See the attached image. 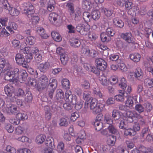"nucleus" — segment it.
Returning <instances> with one entry per match:
<instances>
[{
    "label": "nucleus",
    "mask_w": 153,
    "mask_h": 153,
    "mask_svg": "<svg viewBox=\"0 0 153 153\" xmlns=\"http://www.w3.org/2000/svg\"><path fill=\"white\" fill-rule=\"evenodd\" d=\"M23 13L28 18L31 17V22L33 25L37 23L39 20V17L36 14H33L34 12V7L32 4L29 2L25 3L22 5Z\"/></svg>",
    "instance_id": "1"
},
{
    "label": "nucleus",
    "mask_w": 153,
    "mask_h": 153,
    "mask_svg": "<svg viewBox=\"0 0 153 153\" xmlns=\"http://www.w3.org/2000/svg\"><path fill=\"white\" fill-rule=\"evenodd\" d=\"M17 25L14 22H9L8 25L7 26L6 28L8 30L10 31L11 33H13L14 31L13 30H16L17 28Z\"/></svg>",
    "instance_id": "22"
},
{
    "label": "nucleus",
    "mask_w": 153,
    "mask_h": 153,
    "mask_svg": "<svg viewBox=\"0 0 153 153\" xmlns=\"http://www.w3.org/2000/svg\"><path fill=\"white\" fill-rule=\"evenodd\" d=\"M37 32L40 35L41 37L44 39L48 37V35L45 33L44 29L41 27H37L36 28Z\"/></svg>",
    "instance_id": "25"
},
{
    "label": "nucleus",
    "mask_w": 153,
    "mask_h": 153,
    "mask_svg": "<svg viewBox=\"0 0 153 153\" xmlns=\"http://www.w3.org/2000/svg\"><path fill=\"white\" fill-rule=\"evenodd\" d=\"M97 68L99 70L104 71L107 67V63L102 58L97 59L96 60Z\"/></svg>",
    "instance_id": "10"
},
{
    "label": "nucleus",
    "mask_w": 153,
    "mask_h": 153,
    "mask_svg": "<svg viewBox=\"0 0 153 153\" xmlns=\"http://www.w3.org/2000/svg\"><path fill=\"white\" fill-rule=\"evenodd\" d=\"M17 153H31V152L29 149L27 148H23L18 149Z\"/></svg>",
    "instance_id": "63"
},
{
    "label": "nucleus",
    "mask_w": 153,
    "mask_h": 153,
    "mask_svg": "<svg viewBox=\"0 0 153 153\" xmlns=\"http://www.w3.org/2000/svg\"><path fill=\"white\" fill-rule=\"evenodd\" d=\"M82 5L84 9L88 10L91 8L92 4L88 1L85 0L83 1Z\"/></svg>",
    "instance_id": "37"
},
{
    "label": "nucleus",
    "mask_w": 153,
    "mask_h": 153,
    "mask_svg": "<svg viewBox=\"0 0 153 153\" xmlns=\"http://www.w3.org/2000/svg\"><path fill=\"white\" fill-rule=\"evenodd\" d=\"M11 65L9 62L6 61L3 58H0V72L4 68L5 71L9 69Z\"/></svg>",
    "instance_id": "12"
},
{
    "label": "nucleus",
    "mask_w": 153,
    "mask_h": 153,
    "mask_svg": "<svg viewBox=\"0 0 153 153\" xmlns=\"http://www.w3.org/2000/svg\"><path fill=\"white\" fill-rule=\"evenodd\" d=\"M81 52L86 56L92 57H94L96 54V51L94 50H90L89 48L87 47L82 48L81 49Z\"/></svg>",
    "instance_id": "14"
},
{
    "label": "nucleus",
    "mask_w": 153,
    "mask_h": 153,
    "mask_svg": "<svg viewBox=\"0 0 153 153\" xmlns=\"http://www.w3.org/2000/svg\"><path fill=\"white\" fill-rule=\"evenodd\" d=\"M3 111L10 115H15L19 111V110L16 105H12L9 107L3 108Z\"/></svg>",
    "instance_id": "7"
},
{
    "label": "nucleus",
    "mask_w": 153,
    "mask_h": 153,
    "mask_svg": "<svg viewBox=\"0 0 153 153\" xmlns=\"http://www.w3.org/2000/svg\"><path fill=\"white\" fill-rule=\"evenodd\" d=\"M49 67V63L48 62H45L39 64L38 68L41 72L45 73L48 70Z\"/></svg>",
    "instance_id": "17"
},
{
    "label": "nucleus",
    "mask_w": 153,
    "mask_h": 153,
    "mask_svg": "<svg viewBox=\"0 0 153 153\" xmlns=\"http://www.w3.org/2000/svg\"><path fill=\"white\" fill-rule=\"evenodd\" d=\"M46 136L43 134H40L37 136L36 139V142L38 144L42 143L45 140Z\"/></svg>",
    "instance_id": "31"
},
{
    "label": "nucleus",
    "mask_w": 153,
    "mask_h": 153,
    "mask_svg": "<svg viewBox=\"0 0 153 153\" xmlns=\"http://www.w3.org/2000/svg\"><path fill=\"white\" fill-rule=\"evenodd\" d=\"M143 73L140 67H137L135 69L134 76L138 80H141L143 79Z\"/></svg>",
    "instance_id": "19"
},
{
    "label": "nucleus",
    "mask_w": 153,
    "mask_h": 153,
    "mask_svg": "<svg viewBox=\"0 0 153 153\" xmlns=\"http://www.w3.org/2000/svg\"><path fill=\"white\" fill-rule=\"evenodd\" d=\"M112 117L114 120H118L120 118V115L119 111L115 109L113 110L112 112Z\"/></svg>",
    "instance_id": "45"
},
{
    "label": "nucleus",
    "mask_w": 153,
    "mask_h": 153,
    "mask_svg": "<svg viewBox=\"0 0 153 153\" xmlns=\"http://www.w3.org/2000/svg\"><path fill=\"white\" fill-rule=\"evenodd\" d=\"M141 57L140 55L138 53L131 54L129 56L130 59L136 62L140 61Z\"/></svg>",
    "instance_id": "24"
},
{
    "label": "nucleus",
    "mask_w": 153,
    "mask_h": 153,
    "mask_svg": "<svg viewBox=\"0 0 153 153\" xmlns=\"http://www.w3.org/2000/svg\"><path fill=\"white\" fill-rule=\"evenodd\" d=\"M62 88L65 89H69L70 86L69 81L67 79H63L61 82Z\"/></svg>",
    "instance_id": "28"
},
{
    "label": "nucleus",
    "mask_w": 153,
    "mask_h": 153,
    "mask_svg": "<svg viewBox=\"0 0 153 153\" xmlns=\"http://www.w3.org/2000/svg\"><path fill=\"white\" fill-rule=\"evenodd\" d=\"M38 82L41 84V87L38 88L39 91L46 88L48 85V79L45 75L41 76L39 79Z\"/></svg>",
    "instance_id": "6"
},
{
    "label": "nucleus",
    "mask_w": 153,
    "mask_h": 153,
    "mask_svg": "<svg viewBox=\"0 0 153 153\" xmlns=\"http://www.w3.org/2000/svg\"><path fill=\"white\" fill-rule=\"evenodd\" d=\"M104 122L109 125H111L113 123V120L111 118L110 115L108 114H105L104 117Z\"/></svg>",
    "instance_id": "34"
},
{
    "label": "nucleus",
    "mask_w": 153,
    "mask_h": 153,
    "mask_svg": "<svg viewBox=\"0 0 153 153\" xmlns=\"http://www.w3.org/2000/svg\"><path fill=\"white\" fill-rule=\"evenodd\" d=\"M51 35L53 39L56 41L60 42L62 40V37L58 32L53 31L51 33Z\"/></svg>",
    "instance_id": "29"
},
{
    "label": "nucleus",
    "mask_w": 153,
    "mask_h": 153,
    "mask_svg": "<svg viewBox=\"0 0 153 153\" xmlns=\"http://www.w3.org/2000/svg\"><path fill=\"white\" fill-rule=\"evenodd\" d=\"M114 24L116 26L120 28L123 27L124 25L123 22L118 18H115L113 20Z\"/></svg>",
    "instance_id": "27"
},
{
    "label": "nucleus",
    "mask_w": 153,
    "mask_h": 153,
    "mask_svg": "<svg viewBox=\"0 0 153 153\" xmlns=\"http://www.w3.org/2000/svg\"><path fill=\"white\" fill-rule=\"evenodd\" d=\"M124 134L126 135H134V132L133 129L128 128V127L126 129H125Z\"/></svg>",
    "instance_id": "61"
},
{
    "label": "nucleus",
    "mask_w": 153,
    "mask_h": 153,
    "mask_svg": "<svg viewBox=\"0 0 153 153\" xmlns=\"http://www.w3.org/2000/svg\"><path fill=\"white\" fill-rule=\"evenodd\" d=\"M48 85L52 88V89H54L55 90L57 86L56 80L55 79H51L50 80V82Z\"/></svg>",
    "instance_id": "43"
},
{
    "label": "nucleus",
    "mask_w": 153,
    "mask_h": 153,
    "mask_svg": "<svg viewBox=\"0 0 153 153\" xmlns=\"http://www.w3.org/2000/svg\"><path fill=\"white\" fill-rule=\"evenodd\" d=\"M94 125L95 127V130L97 131H100L102 128V124L100 121L95 120Z\"/></svg>",
    "instance_id": "50"
},
{
    "label": "nucleus",
    "mask_w": 153,
    "mask_h": 153,
    "mask_svg": "<svg viewBox=\"0 0 153 153\" xmlns=\"http://www.w3.org/2000/svg\"><path fill=\"white\" fill-rule=\"evenodd\" d=\"M67 6L68 10H69L70 14L71 17H73L74 16V10L73 4L71 3H68L67 4Z\"/></svg>",
    "instance_id": "47"
},
{
    "label": "nucleus",
    "mask_w": 153,
    "mask_h": 153,
    "mask_svg": "<svg viewBox=\"0 0 153 153\" xmlns=\"http://www.w3.org/2000/svg\"><path fill=\"white\" fill-rule=\"evenodd\" d=\"M101 10L107 17H110L113 13V11L112 10L105 8H101Z\"/></svg>",
    "instance_id": "38"
},
{
    "label": "nucleus",
    "mask_w": 153,
    "mask_h": 153,
    "mask_svg": "<svg viewBox=\"0 0 153 153\" xmlns=\"http://www.w3.org/2000/svg\"><path fill=\"white\" fill-rule=\"evenodd\" d=\"M82 87L85 89H88L90 87V84L88 81L85 80L81 82Z\"/></svg>",
    "instance_id": "59"
},
{
    "label": "nucleus",
    "mask_w": 153,
    "mask_h": 153,
    "mask_svg": "<svg viewBox=\"0 0 153 153\" xmlns=\"http://www.w3.org/2000/svg\"><path fill=\"white\" fill-rule=\"evenodd\" d=\"M90 103V109L97 106L98 104L97 100L95 98H92Z\"/></svg>",
    "instance_id": "60"
},
{
    "label": "nucleus",
    "mask_w": 153,
    "mask_h": 153,
    "mask_svg": "<svg viewBox=\"0 0 153 153\" xmlns=\"http://www.w3.org/2000/svg\"><path fill=\"white\" fill-rule=\"evenodd\" d=\"M110 146L109 145H103L100 146L99 151L101 153H105L109 149Z\"/></svg>",
    "instance_id": "46"
},
{
    "label": "nucleus",
    "mask_w": 153,
    "mask_h": 153,
    "mask_svg": "<svg viewBox=\"0 0 153 153\" xmlns=\"http://www.w3.org/2000/svg\"><path fill=\"white\" fill-rule=\"evenodd\" d=\"M74 17H71L75 20H76L81 15V12L80 9L79 8H76L75 13H74Z\"/></svg>",
    "instance_id": "55"
},
{
    "label": "nucleus",
    "mask_w": 153,
    "mask_h": 153,
    "mask_svg": "<svg viewBox=\"0 0 153 153\" xmlns=\"http://www.w3.org/2000/svg\"><path fill=\"white\" fill-rule=\"evenodd\" d=\"M65 99L66 102H70L72 105L75 104V108L77 110L81 109L82 107L83 101H80L76 102L77 100L76 96L72 94L71 91L69 90L66 91Z\"/></svg>",
    "instance_id": "2"
},
{
    "label": "nucleus",
    "mask_w": 153,
    "mask_h": 153,
    "mask_svg": "<svg viewBox=\"0 0 153 153\" xmlns=\"http://www.w3.org/2000/svg\"><path fill=\"white\" fill-rule=\"evenodd\" d=\"M45 118L47 120H50L52 114L49 107L47 106L45 108Z\"/></svg>",
    "instance_id": "30"
},
{
    "label": "nucleus",
    "mask_w": 153,
    "mask_h": 153,
    "mask_svg": "<svg viewBox=\"0 0 153 153\" xmlns=\"http://www.w3.org/2000/svg\"><path fill=\"white\" fill-rule=\"evenodd\" d=\"M12 46L14 48L17 49L20 46V42L17 39H14L11 41Z\"/></svg>",
    "instance_id": "49"
},
{
    "label": "nucleus",
    "mask_w": 153,
    "mask_h": 153,
    "mask_svg": "<svg viewBox=\"0 0 153 153\" xmlns=\"http://www.w3.org/2000/svg\"><path fill=\"white\" fill-rule=\"evenodd\" d=\"M108 129L110 133L113 134L117 133V130L113 125H109L108 128Z\"/></svg>",
    "instance_id": "56"
},
{
    "label": "nucleus",
    "mask_w": 153,
    "mask_h": 153,
    "mask_svg": "<svg viewBox=\"0 0 153 153\" xmlns=\"http://www.w3.org/2000/svg\"><path fill=\"white\" fill-rule=\"evenodd\" d=\"M14 90V88L10 84L6 85L4 88V91L5 94L7 95V97L10 99L11 101H14L16 99V98L14 95L13 92Z\"/></svg>",
    "instance_id": "5"
},
{
    "label": "nucleus",
    "mask_w": 153,
    "mask_h": 153,
    "mask_svg": "<svg viewBox=\"0 0 153 153\" xmlns=\"http://www.w3.org/2000/svg\"><path fill=\"white\" fill-rule=\"evenodd\" d=\"M116 140V137L114 135L110 136L109 139L108 140V143L109 145L113 146L115 144Z\"/></svg>",
    "instance_id": "54"
},
{
    "label": "nucleus",
    "mask_w": 153,
    "mask_h": 153,
    "mask_svg": "<svg viewBox=\"0 0 153 153\" xmlns=\"http://www.w3.org/2000/svg\"><path fill=\"white\" fill-rule=\"evenodd\" d=\"M91 92L90 91H84L83 94V98L85 100H87L90 98L91 97Z\"/></svg>",
    "instance_id": "53"
},
{
    "label": "nucleus",
    "mask_w": 153,
    "mask_h": 153,
    "mask_svg": "<svg viewBox=\"0 0 153 153\" xmlns=\"http://www.w3.org/2000/svg\"><path fill=\"white\" fill-rule=\"evenodd\" d=\"M135 109L139 113H141L144 111L145 108L142 105L139 104L136 105Z\"/></svg>",
    "instance_id": "51"
},
{
    "label": "nucleus",
    "mask_w": 153,
    "mask_h": 153,
    "mask_svg": "<svg viewBox=\"0 0 153 153\" xmlns=\"http://www.w3.org/2000/svg\"><path fill=\"white\" fill-rule=\"evenodd\" d=\"M16 117L19 121L27 120L28 117L26 114L24 113H18L16 115Z\"/></svg>",
    "instance_id": "33"
},
{
    "label": "nucleus",
    "mask_w": 153,
    "mask_h": 153,
    "mask_svg": "<svg viewBox=\"0 0 153 153\" xmlns=\"http://www.w3.org/2000/svg\"><path fill=\"white\" fill-rule=\"evenodd\" d=\"M119 93L121 94L116 95L114 98L117 101L122 102L124 101L125 97L126 96L125 95L124 91L119 90Z\"/></svg>",
    "instance_id": "23"
},
{
    "label": "nucleus",
    "mask_w": 153,
    "mask_h": 153,
    "mask_svg": "<svg viewBox=\"0 0 153 153\" xmlns=\"http://www.w3.org/2000/svg\"><path fill=\"white\" fill-rule=\"evenodd\" d=\"M126 96L127 100L125 101V103L126 106L130 108L133 106L134 103L133 100H134L135 103L137 102V96L133 97L130 96Z\"/></svg>",
    "instance_id": "15"
},
{
    "label": "nucleus",
    "mask_w": 153,
    "mask_h": 153,
    "mask_svg": "<svg viewBox=\"0 0 153 153\" xmlns=\"http://www.w3.org/2000/svg\"><path fill=\"white\" fill-rule=\"evenodd\" d=\"M136 112L134 111H129L126 113V116L127 118V120L131 123L133 121L134 118H135Z\"/></svg>",
    "instance_id": "20"
},
{
    "label": "nucleus",
    "mask_w": 153,
    "mask_h": 153,
    "mask_svg": "<svg viewBox=\"0 0 153 153\" xmlns=\"http://www.w3.org/2000/svg\"><path fill=\"white\" fill-rule=\"evenodd\" d=\"M42 7H44L46 4H55L54 0H40L39 2Z\"/></svg>",
    "instance_id": "35"
},
{
    "label": "nucleus",
    "mask_w": 153,
    "mask_h": 153,
    "mask_svg": "<svg viewBox=\"0 0 153 153\" xmlns=\"http://www.w3.org/2000/svg\"><path fill=\"white\" fill-rule=\"evenodd\" d=\"M19 75L17 76V81H19L21 83H23L26 79L27 74L26 71L22 70L19 71Z\"/></svg>",
    "instance_id": "16"
},
{
    "label": "nucleus",
    "mask_w": 153,
    "mask_h": 153,
    "mask_svg": "<svg viewBox=\"0 0 153 153\" xmlns=\"http://www.w3.org/2000/svg\"><path fill=\"white\" fill-rule=\"evenodd\" d=\"M123 4H124L126 9L129 10L128 13L129 14V11L133 6L132 3L129 1V0H125V2Z\"/></svg>",
    "instance_id": "40"
},
{
    "label": "nucleus",
    "mask_w": 153,
    "mask_h": 153,
    "mask_svg": "<svg viewBox=\"0 0 153 153\" xmlns=\"http://www.w3.org/2000/svg\"><path fill=\"white\" fill-rule=\"evenodd\" d=\"M59 16L57 13L52 12L51 13L48 17V19L51 24L56 25L59 20Z\"/></svg>",
    "instance_id": "8"
},
{
    "label": "nucleus",
    "mask_w": 153,
    "mask_h": 153,
    "mask_svg": "<svg viewBox=\"0 0 153 153\" xmlns=\"http://www.w3.org/2000/svg\"><path fill=\"white\" fill-rule=\"evenodd\" d=\"M9 13L12 16H16L19 14L20 12L16 8L12 7L9 10Z\"/></svg>",
    "instance_id": "48"
},
{
    "label": "nucleus",
    "mask_w": 153,
    "mask_h": 153,
    "mask_svg": "<svg viewBox=\"0 0 153 153\" xmlns=\"http://www.w3.org/2000/svg\"><path fill=\"white\" fill-rule=\"evenodd\" d=\"M55 96V99L57 101H62L64 98V93L61 89H57Z\"/></svg>",
    "instance_id": "21"
},
{
    "label": "nucleus",
    "mask_w": 153,
    "mask_h": 153,
    "mask_svg": "<svg viewBox=\"0 0 153 153\" xmlns=\"http://www.w3.org/2000/svg\"><path fill=\"white\" fill-rule=\"evenodd\" d=\"M67 119V118H65L63 117L61 118L59 123V125L61 126H67L68 124Z\"/></svg>",
    "instance_id": "57"
},
{
    "label": "nucleus",
    "mask_w": 153,
    "mask_h": 153,
    "mask_svg": "<svg viewBox=\"0 0 153 153\" xmlns=\"http://www.w3.org/2000/svg\"><path fill=\"white\" fill-rule=\"evenodd\" d=\"M10 68L6 71H8L7 73L5 74L4 78L5 80L10 81V82H17V76L19 75V69L16 68L14 69L13 71H9Z\"/></svg>",
    "instance_id": "3"
},
{
    "label": "nucleus",
    "mask_w": 153,
    "mask_h": 153,
    "mask_svg": "<svg viewBox=\"0 0 153 153\" xmlns=\"http://www.w3.org/2000/svg\"><path fill=\"white\" fill-rule=\"evenodd\" d=\"M97 68L99 70L104 71L107 67V63L102 58L97 59L96 60Z\"/></svg>",
    "instance_id": "11"
},
{
    "label": "nucleus",
    "mask_w": 153,
    "mask_h": 153,
    "mask_svg": "<svg viewBox=\"0 0 153 153\" xmlns=\"http://www.w3.org/2000/svg\"><path fill=\"white\" fill-rule=\"evenodd\" d=\"M6 150L10 153H16V149L10 145H8L7 146Z\"/></svg>",
    "instance_id": "64"
},
{
    "label": "nucleus",
    "mask_w": 153,
    "mask_h": 153,
    "mask_svg": "<svg viewBox=\"0 0 153 153\" xmlns=\"http://www.w3.org/2000/svg\"><path fill=\"white\" fill-rule=\"evenodd\" d=\"M99 80L101 84L103 86H107L108 85L109 82L106 77L101 76L99 77Z\"/></svg>",
    "instance_id": "36"
},
{
    "label": "nucleus",
    "mask_w": 153,
    "mask_h": 153,
    "mask_svg": "<svg viewBox=\"0 0 153 153\" xmlns=\"http://www.w3.org/2000/svg\"><path fill=\"white\" fill-rule=\"evenodd\" d=\"M27 43H25V46L27 44L30 45H34L35 42V39L33 36H28L26 39Z\"/></svg>",
    "instance_id": "32"
},
{
    "label": "nucleus",
    "mask_w": 153,
    "mask_h": 153,
    "mask_svg": "<svg viewBox=\"0 0 153 153\" xmlns=\"http://www.w3.org/2000/svg\"><path fill=\"white\" fill-rule=\"evenodd\" d=\"M117 62L118 67L122 71H127V68L123 61L119 59Z\"/></svg>",
    "instance_id": "26"
},
{
    "label": "nucleus",
    "mask_w": 153,
    "mask_h": 153,
    "mask_svg": "<svg viewBox=\"0 0 153 153\" xmlns=\"http://www.w3.org/2000/svg\"><path fill=\"white\" fill-rule=\"evenodd\" d=\"M82 28L83 25L79 24L76 27V30L82 35H86V33L83 32Z\"/></svg>",
    "instance_id": "62"
},
{
    "label": "nucleus",
    "mask_w": 153,
    "mask_h": 153,
    "mask_svg": "<svg viewBox=\"0 0 153 153\" xmlns=\"http://www.w3.org/2000/svg\"><path fill=\"white\" fill-rule=\"evenodd\" d=\"M25 129L20 126H18L15 130V133L17 135H20L23 134Z\"/></svg>",
    "instance_id": "41"
},
{
    "label": "nucleus",
    "mask_w": 153,
    "mask_h": 153,
    "mask_svg": "<svg viewBox=\"0 0 153 153\" xmlns=\"http://www.w3.org/2000/svg\"><path fill=\"white\" fill-rule=\"evenodd\" d=\"M144 82L147 86L149 88H151L153 87V79H146Z\"/></svg>",
    "instance_id": "58"
},
{
    "label": "nucleus",
    "mask_w": 153,
    "mask_h": 153,
    "mask_svg": "<svg viewBox=\"0 0 153 153\" xmlns=\"http://www.w3.org/2000/svg\"><path fill=\"white\" fill-rule=\"evenodd\" d=\"M16 62L19 64L22 65L24 67H27V63L25 61V59L23 55L20 53L16 54Z\"/></svg>",
    "instance_id": "9"
},
{
    "label": "nucleus",
    "mask_w": 153,
    "mask_h": 153,
    "mask_svg": "<svg viewBox=\"0 0 153 153\" xmlns=\"http://www.w3.org/2000/svg\"><path fill=\"white\" fill-rule=\"evenodd\" d=\"M83 18L86 22H88L90 21V19L91 18V16L89 13L88 12H85L83 14Z\"/></svg>",
    "instance_id": "44"
},
{
    "label": "nucleus",
    "mask_w": 153,
    "mask_h": 153,
    "mask_svg": "<svg viewBox=\"0 0 153 153\" xmlns=\"http://www.w3.org/2000/svg\"><path fill=\"white\" fill-rule=\"evenodd\" d=\"M105 106V104L104 102H102V103L99 102L97 106L91 109V110L93 114H96L100 113L103 110Z\"/></svg>",
    "instance_id": "13"
},
{
    "label": "nucleus",
    "mask_w": 153,
    "mask_h": 153,
    "mask_svg": "<svg viewBox=\"0 0 153 153\" xmlns=\"http://www.w3.org/2000/svg\"><path fill=\"white\" fill-rule=\"evenodd\" d=\"M121 37L126 42L129 44H137L135 39L130 32L122 33L120 35Z\"/></svg>",
    "instance_id": "4"
},
{
    "label": "nucleus",
    "mask_w": 153,
    "mask_h": 153,
    "mask_svg": "<svg viewBox=\"0 0 153 153\" xmlns=\"http://www.w3.org/2000/svg\"><path fill=\"white\" fill-rule=\"evenodd\" d=\"M60 59L63 65H65L69 60L68 55L64 53L60 55Z\"/></svg>",
    "instance_id": "42"
},
{
    "label": "nucleus",
    "mask_w": 153,
    "mask_h": 153,
    "mask_svg": "<svg viewBox=\"0 0 153 153\" xmlns=\"http://www.w3.org/2000/svg\"><path fill=\"white\" fill-rule=\"evenodd\" d=\"M100 13L97 10H93L91 12V17L93 19L97 20L100 17Z\"/></svg>",
    "instance_id": "39"
},
{
    "label": "nucleus",
    "mask_w": 153,
    "mask_h": 153,
    "mask_svg": "<svg viewBox=\"0 0 153 153\" xmlns=\"http://www.w3.org/2000/svg\"><path fill=\"white\" fill-rule=\"evenodd\" d=\"M45 141V143L46 146H48L47 147L51 148L55 147L54 140L52 137L50 136L48 137Z\"/></svg>",
    "instance_id": "18"
},
{
    "label": "nucleus",
    "mask_w": 153,
    "mask_h": 153,
    "mask_svg": "<svg viewBox=\"0 0 153 153\" xmlns=\"http://www.w3.org/2000/svg\"><path fill=\"white\" fill-rule=\"evenodd\" d=\"M81 44L79 40L77 39H74L73 42L71 43V45L74 47H78Z\"/></svg>",
    "instance_id": "52"
}]
</instances>
